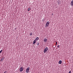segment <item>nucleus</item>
<instances>
[{
  "label": "nucleus",
  "mask_w": 73,
  "mask_h": 73,
  "mask_svg": "<svg viewBox=\"0 0 73 73\" xmlns=\"http://www.w3.org/2000/svg\"><path fill=\"white\" fill-rule=\"evenodd\" d=\"M62 63V61L61 60H60L59 61L58 63L59 64H61Z\"/></svg>",
  "instance_id": "9d476101"
},
{
  "label": "nucleus",
  "mask_w": 73,
  "mask_h": 73,
  "mask_svg": "<svg viewBox=\"0 0 73 73\" xmlns=\"http://www.w3.org/2000/svg\"><path fill=\"white\" fill-rule=\"evenodd\" d=\"M29 70H30V69H29V67L27 68L26 70V73H28V72H29Z\"/></svg>",
  "instance_id": "7ed1b4c3"
},
{
  "label": "nucleus",
  "mask_w": 73,
  "mask_h": 73,
  "mask_svg": "<svg viewBox=\"0 0 73 73\" xmlns=\"http://www.w3.org/2000/svg\"><path fill=\"white\" fill-rule=\"evenodd\" d=\"M4 57H3L2 58H1L0 60V61L1 62V61H3V60H4Z\"/></svg>",
  "instance_id": "0eeeda50"
},
{
  "label": "nucleus",
  "mask_w": 73,
  "mask_h": 73,
  "mask_svg": "<svg viewBox=\"0 0 73 73\" xmlns=\"http://www.w3.org/2000/svg\"><path fill=\"white\" fill-rule=\"evenodd\" d=\"M36 42V40H35V39L34 40V41L33 42V44H35Z\"/></svg>",
  "instance_id": "1a4fd4ad"
},
{
  "label": "nucleus",
  "mask_w": 73,
  "mask_h": 73,
  "mask_svg": "<svg viewBox=\"0 0 73 73\" xmlns=\"http://www.w3.org/2000/svg\"><path fill=\"white\" fill-rule=\"evenodd\" d=\"M36 44L37 45H39V42H37Z\"/></svg>",
  "instance_id": "9b49d317"
},
{
  "label": "nucleus",
  "mask_w": 73,
  "mask_h": 73,
  "mask_svg": "<svg viewBox=\"0 0 73 73\" xmlns=\"http://www.w3.org/2000/svg\"><path fill=\"white\" fill-rule=\"evenodd\" d=\"M57 47L58 48H60V45H58V46H57Z\"/></svg>",
  "instance_id": "f3484780"
},
{
  "label": "nucleus",
  "mask_w": 73,
  "mask_h": 73,
  "mask_svg": "<svg viewBox=\"0 0 73 73\" xmlns=\"http://www.w3.org/2000/svg\"><path fill=\"white\" fill-rule=\"evenodd\" d=\"M52 15H53V14L52 13Z\"/></svg>",
  "instance_id": "6ab92c4d"
},
{
  "label": "nucleus",
  "mask_w": 73,
  "mask_h": 73,
  "mask_svg": "<svg viewBox=\"0 0 73 73\" xmlns=\"http://www.w3.org/2000/svg\"><path fill=\"white\" fill-rule=\"evenodd\" d=\"M31 10L30 8H29L28 9V11H29V10Z\"/></svg>",
  "instance_id": "4468645a"
},
{
  "label": "nucleus",
  "mask_w": 73,
  "mask_h": 73,
  "mask_svg": "<svg viewBox=\"0 0 73 73\" xmlns=\"http://www.w3.org/2000/svg\"><path fill=\"white\" fill-rule=\"evenodd\" d=\"M48 41V40L46 39V38H44V42H46Z\"/></svg>",
  "instance_id": "20e7f679"
},
{
  "label": "nucleus",
  "mask_w": 73,
  "mask_h": 73,
  "mask_svg": "<svg viewBox=\"0 0 73 73\" xmlns=\"http://www.w3.org/2000/svg\"><path fill=\"white\" fill-rule=\"evenodd\" d=\"M71 7L73 6V0H72L71 2Z\"/></svg>",
  "instance_id": "423d86ee"
},
{
  "label": "nucleus",
  "mask_w": 73,
  "mask_h": 73,
  "mask_svg": "<svg viewBox=\"0 0 73 73\" xmlns=\"http://www.w3.org/2000/svg\"><path fill=\"white\" fill-rule=\"evenodd\" d=\"M2 51H3V50H1L0 51V54L2 52Z\"/></svg>",
  "instance_id": "2eb2a0df"
},
{
  "label": "nucleus",
  "mask_w": 73,
  "mask_h": 73,
  "mask_svg": "<svg viewBox=\"0 0 73 73\" xmlns=\"http://www.w3.org/2000/svg\"><path fill=\"white\" fill-rule=\"evenodd\" d=\"M23 67H21L20 68V72H23Z\"/></svg>",
  "instance_id": "39448f33"
},
{
  "label": "nucleus",
  "mask_w": 73,
  "mask_h": 73,
  "mask_svg": "<svg viewBox=\"0 0 73 73\" xmlns=\"http://www.w3.org/2000/svg\"><path fill=\"white\" fill-rule=\"evenodd\" d=\"M32 33H31L30 36H32Z\"/></svg>",
  "instance_id": "ddd939ff"
},
{
  "label": "nucleus",
  "mask_w": 73,
  "mask_h": 73,
  "mask_svg": "<svg viewBox=\"0 0 73 73\" xmlns=\"http://www.w3.org/2000/svg\"><path fill=\"white\" fill-rule=\"evenodd\" d=\"M42 21L44 22V21H45V19H42Z\"/></svg>",
  "instance_id": "f8f14e48"
},
{
  "label": "nucleus",
  "mask_w": 73,
  "mask_h": 73,
  "mask_svg": "<svg viewBox=\"0 0 73 73\" xmlns=\"http://www.w3.org/2000/svg\"><path fill=\"white\" fill-rule=\"evenodd\" d=\"M6 72H7V71H5L4 73H6Z\"/></svg>",
  "instance_id": "a211bd4d"
},
{
  "label": "nucleus",
  "mask_w": 73,
  "mask_h": 73,
  "mask_svg": "<svg viewBox=\"0 0 73 73\" xmlns=\"http://www.w3.org/2000/svg\"><path fill=\"white\" fill-rule=\"evenodd\" d=\"M49 24H50L49 22V21L47 22L46 24V25H45V27H48L49 26Z\"/></svg>",
  "instance_id": "f03ea898"
},
{
  "label": "nucleus",
  "mask_w": 73,
  "mask_h": 73,
  "mask_svg": "<svg viewBox=\"0 0 73 73\" xmlns=\"http://www.w3.org/2000/svg\"><path fill=\"white\" fill-rule=\"evenodd\" d=\"M48 47H46L44 49V53H45L47 51V50H48Z\"/></svg>",
  "instance_id": "f257e3e1"
},
{
  "label": "nucleus",
  "mask_w": 73,
  "mask_h": 73,
  "mask_svg": "<svg viewBox=\"0 0 73 73\" xmlns=\"http://www.w3.org/2000/svg\"><path fill=\"white\" fill-rule=\"evenodd\" d=\"M57 42H56V44H55V45H57Z\"/></svg>",
  "instance_id": "dca6fc26"
},
{
  "label": "nucleus",
  "mask_w": 73,
  "mask_h": 73,
  "mask_svg": "<svg viewBox=\"0 0 73 73\" xmlns=\"http://www.w3.org/2000/svg\"><path fill=\"white\" fill-rule=\"evenodd\" d=\"M38 39H39V38H38V37H37L35 40L36 41H38Z\"/></svg>",
  "instance_id": "6e6552de"
}]
</instances>
